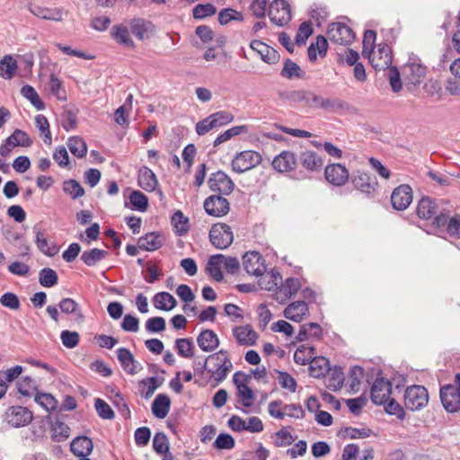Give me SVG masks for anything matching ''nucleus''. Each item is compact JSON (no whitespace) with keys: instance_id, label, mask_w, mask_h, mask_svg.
I'll list each match as a JSON object with an SVG mask.
<instances>
[{"instance_id":"nucleus-1","label":"nucleus","mask_w":460,"mask_h":460,"mask_svg":"<svg viewBox=\"0 0 460 460\" xmlns=\"http://www.w3.org/2000/svg\"><path fill=\"white\" fill-rule=\"evenodd\" d=\"M207 360L219 361V364H214L212 367H208V372L210 374L217 383L223 382L228 373L233 368V364L229 358V353L226 349H220L216 353H213L207 357Z\"/></svg>"},{"instance_id":"nucleus-2","label":"nucleus","mask_w":460,"mask_h":460,"mask_svg":"<svg viewBox=\"0 0 460 460\" xmlns=\"http://www.w3.org/2000/svg\"><path fill=\"white\" fill-rule=\"evenodd\" d=\"M403 397L405 408L411 411L421 410L429 402V393L423 385H413L408 386Z\"/></svg>"},{"instance_id":"nucleus-3","label":"nucleus","mask_w":460,"mask_h":460,"mask_svg":"<svg viewBox=\"0 0 460 460\" xmlns=\"http://www.w3.org/2000/svg\"><path fill=\"white\" fill-rule=\"evenodd\" d=\"M261 161L262 157L259 152L244 150L235 154L231 162V167L234 172L243 173L256 167Z\"/></svg>"},{"instance_id":"nucleus-4","label":"nucleus","mask_w":460,"mask_h":460,"mask_svg":"<svg viewBox=\"0 0 460 460\" xmlns=\"http://www.w3.org/2000/svg\"><path fill=\"white\" fill-rule=\"evenodd\" d=\"M209 240L217 249L224 250L228 248L234 241L231 227L225 223L213 225L209 230Z\"/></svg>"},{"instance_id":"nucleus-5","label":"nucleus","mask_w":460,"mask_h":460,"mask_svg":"<svg viewBox=\"0 0 460 460\" xmlns=\"http://www.w3.org/2000/svg\"><path fill=\"white\" fill-rule=\"evenodd\" d=\"M251 379V375H246L243 371H237L233 376V382L237 389V397L239 402L244 407H251L254 402V393L246 383Z\"/></svg>"},{"instance_id":"nucleus-6","label":"nucleus","mask_w":460,"mask_h":460,"mask_svg":"<svg viewBox=\"0 0 460 460\" xmlns=\"http://www.w3.org/2000/svg\"><path fill=\"white\" fill-rule=\"evenodd\" d=\"M208 186L211 191L226 196L231 194L234 189L232 179L221 170L210 174Z\"/></svg>"},{"instance_id":"nucleus-7","label":"nucleus","mask_w":460,"mask_h":460,"mask_svg":"<svg viewBox=\"0 0 460 460\" xmlns=\"http://www.w3.org/2000/svg\"><path fill=\"white\" fill-rule=\"evenodd\" d=\"M439 397L444 409L450 413L460 410V389L453 384L442 385L439 390Z\"/></svg>"},{"instance_id":"nucleus-8","label":"nucleus","mask_w":460,"mask_h":460,"mask_svg":"<svg viewBox=\"0 0 460 460\" xmlns=\"http://www.w3.org/2000/svg\"><path fill=\"white\" fill-rule=\"evenodd\" d=\"M331 41L340 45H349L355 40L353 30L342 22H332L327 29Z\"/></svg>"},{"instance_id":"nucleus-9","label":"nucleus","mask_w":460,"mask_h":460,"mask_svg":"<svg viewBox=\"0 0 460 460\" xmlns=\"http://www.w3.org/2000/svg\"><path fill=\"white\" fill-rule=\"evenodd\" d=\"M269 17L276 25L282 27L292 18L291 8L286 0H274L269 7Z\"/></svg>"},{"instance_id":"nucleus-10","label":"nucleus","mask_w":460,"mask_h":460,"mask_svg":"<svg viewBox=\"0 0 460 460\" xmlns=\"http://www.w3.org/2000/svg\"><path fill=\"white\" fill-rule=\"evenodd\" d=\"M32 412L23 406H10L4 413V420L13 428L28 425L32 420Z\"/></svg>"},{"instance_id":"nucleus-11","label":"nucleus","mask_w":460,"mask_h":460,"mask_svg":"<svg viewBox=\"0 0 460 460\" xmlns=\"http://www.w3.org/2000/svg\"><path fill=\"white\" fill-rule=\"evenodd\" d=\"M223 196L224 195L214 194L204 200L203 208L208 215L221 217L228 214L230 203Z\"/></svg>"},{"instance_id":"nucleus-12","label":"nucleus","mask_w":460,"mask_h":460,"mask_svg":"<svg viewBox=\"0 0 460 460\" xmlns=\"http://www.w3.org/2000/svg\"><path fill=\"white\" fill-rule=\"evenodd\" d=\"M244 270L256 277L262 276L266 271L265 260L259 252L249 251L243 256Z\"/></svg>"},{"instance_id":"nucleus-13","label":"nucleus","mask_w":460,"mask_h":460,"mask_svg":"<svg viewBox=\"0 0 460 460\" xmlns=\"http://www.w3.org/2000/svg\"><path fill=\"white\" fill-rule=\"evenodd\" d=\"M392 391V384L385 377H377L372 385L370 398L374 404H385Z\"/></svg>"},{"instance_id":"nucleus-14","label":"nucleus","mask_w":460,"mask_h":460,"mask_svg":"<svg viewBox=\"0 0 460 460\" xmlns=\"http://www.w3.org/2000/svg\"><path fill=\"white\" fill-rule=\"evenodd\" d=\"M412 201V190L408 184L396 187L391 195V203L395 210L406 209Z\"/></svg>"},{"instance_id":"nucleus-15","label":"nucleus","mask_w":460,"mask_h":460,"mask_svg":"<svg viewBox=\"0 0 460 460\" xmlns=\"http://www.w3.org/2000/svg\"><path fill=\"white\" fill-rule=\"evenodd\" d=\"M324 177L333 186H343L349 180V171L341 164H332L325 167Z\"/></svg>"},{"instance_id":"nucleus-16","label":"nucleus","mask_w":460,"mask_h":460,"mask_svg":"<svg viewBox=\"0 0 460 460\" xmlns=\"http://www.w3.org/2000/svg\"><path fill=\"white\" fill-rule=\"evenodd\" d=\"M130 31L138 40L150 39L155 33V25L142 18L131 19L128 22Z\"/></svg>"},{"instance_id":"nucleus-17","label":"nucleus","mask_w":460,"mask_h":460,"mask_svg":"<svg viewBox=\"0 0 460 460\" xmlns=\"http://www.w3.org/2000/svg\"><path fill=\"white\" fill-rule=\"evenodd\" d=\"M250 47L260 55L261 59L263 62L269 65L277 64L280 59V54L279 51L261 40H253L251 42Z\"/></svg>"},{"instance_id":"nucleus-18","label":"nucleus","mask_w":460,"mask_h":460,"mask_svg":"<svg viewBox=\"0 0 460 460\" xmlns=\"http://www.w3.org/2000/svg\"><path fill=\"white\" fill-rule=\"evenodd\" d=\"M351 181L354 187L362 193H365L367 197L373 196L376 190L377 181L376 177L367 172H358L352 177Z\"/></svg>"},{"instance_id":"nucleus-19","label":"nucleus","mask_w":460,"mask_h":460,"mask_svg":"<svg viewBox=\"0 0 460 460\" xmlns=\"http://www.w3.org/2000/svg\"><path fill=\"white\" fill-rule=\"evenodd\" d=\"M110 34L119 46L131 49L136 48V44L131 39L130 31L127 25L122 23L113 25L111 29Z\"/></svg>"},{"instance_id":"nucleus-20","label":"nucleus","mask_w":460,"mask_h":460,"mask_svg":"<svg viewBox=\"0 0 460 460\" xmlns=\"http://www.w3.org/2000/svg\"><path fill=\"white\" fill-rule=\"evenodd\" d=\"M117 358L120 363L121 367L125 372L129 375H136L142 368L131 351L127 348H119L117 349Z\"/></svg>"},{"instance_id":"nucleus-21","label":"nucleus","mask_w":460,"mask_h":460,"mask_svg":"<svg viewBox=\"0 0 460 460\" xmlns=\"http://www.w3.org/2000/svg\"><path fill=\"white\" fill-rule=\"evenodd\" d=\"M434 226L437 228L447 226V231L451 236L460 237V218L456 217L449 218L447 213L439 211V214L434 218Z\"/></svg>"},{"instance_id":"nucleus-22","label":"nucleus","mask_w":460,"mask_h":460,"mask_svg":"<svg viewBox=\"0 0 460 460\" xmlns=\"http://www.w3.org/2000/svg\"><path fill=\"white\" fill-rule=\"evenodd\" d=\"M35 234V244L37 248L49 257L55 256L59 252V247L56 243L49 244L47 234L44 229L39 228L38 226L33 227Z\"/></svg>"},{"instance_id":"nucleus-23","label":"nucleus","mask_w":460,"mask_h":460,"mask_svg":"<svg viewBox=\"0 0 460 460\" xmlns=\"http://www.w3.org/2000/svg\"><path fill=\"white\" fill-rule=\"evenodd\" d=\"M233 335L236 342L241 346H253L258 339L257 332L250 324H245L233 329Z\"/></svg>"},{"instance_id":"nucleus-24","label":"nucleus","mask_w":460,"mask_h":460,"mask_svg":"<svg viewBox=\"0 0 460 460\" xmlns=\"http://www.w3.org/2000/svg\"><path fill=\"white\" fill-rule=\"evenodd\" d=\"M58 308L65 314L73 315L74 321L76 323H83L84 322V315L79 305V304L73 298L65 297L62 298L58 305Z\"/></svg>"},{"instance_id":"nucleus-25","label":"nucleus","mask_w":460,"mask_h":460,"mask_svg":"<svg viewBox=\"0 0 460 460\" xmlns=\"http://www.w3.org/2000/svg\"><path fill=\"white\" fill-rule=\"evenodd\" d=\"M309 314L308 304L305 301H295L284 310V316L295 323H300Z\"/></svg>"},{"instance_id":"nucleus-26","label":"nucleus","mask_w":460,"mask_h":460,"mask_svg":"<svg viewBox=\"0 0 460 460\" xmlns=\"http://www.w3.org/2000/svg\"><path fill=\"white\" fill-rule=\"evenodd\" d=\"M164 239L160 232H149L137 240V245L141 250L153 252L164 245Z\"/></svg>"},{"instance_id":"nucleus-27","label":"nucleus","mask_w":460,"mask_h":460,"mask_svg":"<svg viewBox=\"0 0 460 460\" xmlns=\"http://www.w3.org/2000/svg\"><path fill=\"white\" fill-rule=\"evenodd\" d=\"M137 184L146 191L152 192L158 186V180L155 172L147 166H142L137 172Z\"/></svg>"},{"instance_id":"nucleus-28","label":"nucleus","mask_w":460,"mask_h":460,"mask_svg":"<svg viewBox=\"0 0 460 460\" xmlns=\"http://www.w3.org/2000/svg\"><path fill=\"white\" fill-rule=\"evenodd\" d=\"M417 215L420 218L429 220L435 218L439 214L436 200L429 197H422L416 208Z\"/></svg>"},{"instance_id":"nucleus-29","label":"nucleus","mask_w":460,"mask_h":460,"mask_svg":"<svg viewBox=\"0 0 460 460\" xmlns=\"http://www.w3.org/2000/svg\"><path fill=\"white\" fill-rule=\"evenodd\" d=\"M93 442L87 436H78L70 443L71 452L80 457H87L93 451Z\"/></svg>"},{"instance_id":"nucleus-30","label":"nucleus","mask_w":460,"mask_h":460,"mask_svg":"<svg viewBox=\"0 0 460 460\" xmlns=\"http://www.w3.org/2000/svg\"><path fill=\"white\" fill-rule=\"evenodd\" d=\"M197 343L201 350L212 352L219 346V339L214 331L204 329L198 335Z\"/></svg>"},{"instance_id":"nucleus-31","label":"nucleus","mask_w":460,"mask_h":460,"mask_svg":"<svg viewBox=\"0 0 460 460\" xmlns=\"http://www.w3.org/2000/svg\"><path fill=\"white\" fill-rule=\"evenodd\" d=\"M273 168L278 172H284L295 169L296 158L295 154L290 151H283L275 156L271 163Z\"/></svg>"},{"instance_id":"nucleus-32","label":"nucleus","mask_w":460,"mask_h":460,"mask_svg":"<svg viewBox=\"0 0 460 460\" xmlns=\"http://www.w3.org/2000/svg\"><path fill=\"white\" fill-rule=\"evenodd\" d=\"M171 399L165 394H159L152 402L151 411L157 419H164L170 411Z\"/></svg>"},{"instance_id":"nucleus-33","label":"nucleus","mask_w":460,"mask_h":460,"mask_svg":"<svg viewBox=\"0 0 460 460\" xmlns=\"http://www.w3.org/2000/svg\"><path fill=\"white\" fill-rule=\"evenodd\" d=\"M331 370L328 358L324 357H313L309 363V375L314 378H322Z\"/></svg>"},{"instance_id":"nucleus-34","label":"nucleus","mask_w":460,"mask_h":460,"mask_svg":"<svg viewBox=\"0 0 460 460\" xmlns=\"http://www.w3.org/2000/svg\"><path fill=\"white\" fill-rule=\"evenodd\" d=\"M148 198L140 190H132L128 196V202L125 201V208L138 212H146L148 208Z\"/></svg>"},{"instance_id":"nucleus-35","label":"nucleus","mask_w":460,"mask_h":460,"mask_svg":"<svg viewBox=\"0 0 460 460\" xmlns=\"http://www.w3.org/2000/svg\"><path fill=\"white\" fill-rule=\"evenodd\" d=\"M225 259L226 256L223 254L211 255L206 266L208 275L217 282H221L224 279L221 264Z\"/></svg>"},{"instance_id":"nucleus-36","label":"nucleus","mask_w":460,"mask_h":460,"mask_svg":"<svg viewBox=\"0 0 460 460\" xmlns=\"http://www.w3.org/2000/svg\"><path fill=\"white\" fill-rule=\"evenodd\" d=\"M328 50V41L323 35H318L315 42H312L307 49L308 59L310 62H315L317 59V53L321 58L326 57Z\"/></svg>"},{"instance_id":"nucleus-37","label":"nucleus","mask_w":460,"mask_h":460,"mask_svg":"<svg viewBox=\"0 0 460 460\" xmlns=\"http://www.w3.org/2000/svg\"><path fill=\"white\" fill-rule=\"evenodd\" d=\"M377 53L379 56V63H375V58L370 59V63L372 64L375 69H386L390 67L393 61L392 57V49L386 43H381L378 45Z\"/></svg>"},{"instance_id":"nucleus-38","label":"nucleus","mask_w":460,"mask_h":460,"mask_svg":"<svg viewBox=\"0 0 460 460\" xmlns=\"http://www.w3.org/2000/svg\"><path fill=\"white\" fill-rule=\"evenodd\" d=\"M300 162L304 168L308 171H319L323 164L322 157L314 151L305 150L301 152Z\"/></svg>"},{"instance_id":"nucleus-39","label":"nucleus","mask_w":460,"mask_h":460,"mask_svg":"<svg viewBox=\"0 0 460 460\" xmlns=\"http://www.w3.org/2000/svg\"><path fill=\"white\" fill-rule=\"evenodd\" d=\"M154 306L162 311H171L177 305L174 296L165 291L156 293L152 299Z\"/></svg>"},{"instance_id":"nucleus-40","label":"nucleus","mask_w":460,"mask_h":460,"mask_svg":"<svg viewBox=\"0 0 460 460\" xmlns=\"http://www.w3.org/2000/svg\"><path fill=\"white\" fill-rule=\"evenodd\" d=\"M109 252L99 248L84 251L80 260L88 267H93L108 256Z\"/></svg>"},{"instance_id":"nucleus-41","label":"nucleus","mask_w":460,"mask_h":460,"mask_svg":"<svg viewBox=\"0 0 460 460\" xmlns=\"http://www.w3.org/2000/svg\"><path fill=\"white\" fill-rule=\"evenodd\" d=\"M280 75L284 78L292 80L295 78H304L305 72L290 58H286L283 63V67L280 71Z\"/></svg>"},{"instance_id":"nucleus-42","label":"nucleus","mask_w":460,"mask_h":460,"mask_svg":"<svg viewBox=\"0 0 460 460\" xmlns=\"http://www.w3.org/2000/svg\"><path fill=\"white\" fill-rule=\"evenodd\" d=\"M18 69V63L12 55H5L0 60V76L5 80H11Z\"/></svg>"},{"instance_id":"nucleus-43","label":"nucleus","mask_w":460,"mask_h":460,"mask_svg":"<svg viewBox=\"0 0 460 460\" xmlns=\"http://www.w3.org/2000/svg\"><path fill=\"white\" fill-rule=\"evenodd\" d=\"M30 11L35 16L45 20L59 21L62 18V13L58 8H47L37 4H31L30 6Z\"/></svg>"},{"instance_id":"nucleus-44","label":"nucleus","mask_w":460,"mask_h":460,"mask_svg":"<svg viewBox=\"0 0 460 460\" xmlns=\"http://www.w3.org/2000/svg\"><path fill=\"white\" fill-rule=\"evenodd\" d=\"M329 373L330 375L326 381L327 388L333 391L341 389L344 385L343 368L341 366H334V367H331Z\"/></svg>"},{"instance_id":"nucleus-45","label":"nucleus","mask_w":460,"mask_h":460,"mask_svg":"<svg viewBox=\"0 0 460 460\" xmlns=\"http://www.w3.org/2000/svg\"><path fill=\"white\" fill-rule=\"evenodd\" d=\"M69 151L77 158H83L87 154L86 142L78 136L70 137L67 139Z\"/></svg>"},{"instance_id":"nucleus-46","label":"nucleus","mask_w":460,"mask_h":460,"mask_svg":"<svg viewBox=\"0 0 460 460\" xmlns=\"http://www.w3.org/2000/svg\"><path fill=\"white\" fill-rule=\"evenodd\" d=\"M49 423L52 432L51 438L54 441L62 442L68 438L70 429L66 424L60 421L58 419Z\"/></svg>"},{"instance_id":"nucleus-47","label":"nucleus","mask_w":460,"mask_h":460,"mask_svg":"<svg viewBox=\"0 0 460 460\" xmlns=\"http://www.w3.org/2000/svg\"><path fill=\"white\" fill-rule=\"evenodd\" d=\"M164 381V377L157 376H150L140 380L139 386H146L148 385V391H145V388L139 390L141 396L145 399L150 398L155 390L163 385Z\"/></svg>"},{"instance_id":"nucleus-48","label":"nucleus","mask_w":460,"mask_h":460,"mask_svg":"<svg viewBox=\"0 0 460 460\" xmlns=\"http://www.w3.org/2000/svg\"><path fill=\"white\" fill-rule=\"evenodd\" d=\"M6 144L11 146H23L28 147L32 144V141L29 135L21 129H14L12 135L6 138Z\"/></svg>"},{"instance_id":"nucleus-49","label":"nucleus","mask_w":460,"mask_h":460,"mask_svg":"<svg viewBox=\"0 0 460 460\" xmlns=\"http://www.w3.org/2000/svg\"><path fill=\"white\" fill-rule=\"evenodd\" d=\"M249 127L247 125H240V126H234L227 130H226L224 133L220 134L217 137V138L214 140V147L218 146L222 143L231 139L233 137L238 136L243 133H248Z\"/></svg>"},{"instance_id":"nucleus-50","label":"nucleus","mask_w":460,"mask_h":460,"mask_svg":"<svg viewBox=\"0 0 460 460\" xmlns=\"http://www.w3.org/2000/svg\"><path fill=\"white\" fill-rule=\"evenodd\" d=\"M171 222L178 235H184L189 231V218L181 210H177L172 214Z\"/></svg>"},{"instance_id":"nucleus-51","label":"nucleus","mask_w":460,"mask_h":460,"mask_svg":"<svg viewBox=\"0 0 460 460\" xmlns=\"http://www.w3.org/2000/svg\"><path fill=\"white\" fill-rule=\"evenodd\" d=\"M63 191L72 199L81 198L85 193L84 189L82 187L79 181L74 179H69L63 181Z\"/></svg>"},{"instance_id":"nucleus-52","label":"nucleus","mask_w":460,"mask_h":460,"mask_svg":"<svg viewBox=\"0 0 460 460\" xmlns=\"http://www.w3.org/2000/svg\"><path fill=\"white\" fill-rule=\"evenodd\" d=\"M22 95L29 100L31 103L38 110L42 111L45 109V104L40 98L37 91L29 84H25L21 89Z\"/></svg>"},{"instance_id":"nucleus-53","label":"nucleus","mask_w":460,"mask_h":460,"mask_svg":"<svg viewBox=\"0 0 460 460\" xmlns=\"http://www.w3.org/2000/svg\"><path fill=\"white\" fill-rule=\"evenodd\" d=\"M39 282L44 288H52L58 282V273L51 268H43L39 272Z\"/></svg>"},{"instance_id":"nucleus-54","label":"nucleus","mask_w":460,"mask_h":460,"mask_svg":"<svg viewBox=\"0 0 460 460\" xmlns=\"http://www.w3.org/2000/svg\"><path fill=\"white\" fill-rule=\"evenodd\" d=\"M34 401L39 405H40L47 411H51L56 410L58 407L57 399L51 394L48 393L37 392L34 395Z\"/></svg>"},{"instance_id":"nucleus-55","label":"nucleus","mask_w":460,"mask_h":460,"mask_svg":"<svg viewBox=\"0 0 460 460\" xmlns=\"http://www.w3.org/2000/svg\"><path fill=\"white\" fill-rule=\"evenodd\" d=\"M17 390L23 396L31 397L38 391L36 381L30 376H25L17 383Z\"/></svg>"},{"instance_id":"nucleus-56","label":"nucleus","mask_w":460,"mask_h":460,"mask_svg":"<svg viewBox=\"0 0 460 460\" xmlns=\"http://www.w3.org/2000/svg\"><path fill=\"white\" fill-rule=\"evenodd\" d=\"M175 349H177L178 355L190 358L194 355V345L189 338H180L175 341Z\"/></svg>"},{"instance_id":"nucleus-57","label":"nucleus","mask_w":460,"mask_h":460,"mask_svg":"<svg viewBox=\"0 0 460 460\" xmlns=\"http://www.w3.org/2000/svg\"><path fill=\"white\" fill-rule=\"evenodd\" d=\"M314 350L315 349L314 347L300 346L294 353L295 362L302 366L309 364L310 360L313 358Z\"/></svg>"},{"instance_id":"nucleus-58","label":"nucleus","mask_w":460,"mask_h":460,"mask_svg":"<svg viewBox=\"0 0 460 460\" xmlns=\"http://www.w3.org/2000/svg\"><path fill=\"white\" fill-rule=\"evenodd\" d=\"M243 20V13L230 7L222 9L218 13V22L221 25H226L231 21L242 22Z\"/></svg>"},{"instance_id":"nucleus-59","label":"nucleus","mask_w":460,"mask_h":460,"mask_svg":"<svg viewBox=\"0 0 460 460\" xmlns=\"http://www.w3.org/2000/svg\"><path fill=\"white\" fill-rule=\"evenodd\" d=\"M314 29L310 22H303L297 30L295 37V42L297 46H303L307 39L313 34Z\"/></svg>"},{"instance_id":"nucleus-60","label":"nucleus","mask_w":460,"mask_h":460,"mask_svg":"<svg viewBox=\"0 0 460 460\" xmlns=\"http://www.w3.org/2000/svg\"><path fill=\"white\" fill-rule=\"evenodd\" d=\"M275 371L278 374V381L280 386L291 393H295L297 386L296 379L286 371L277 369Z\"/></svg>"},{"instance_id":"nucleus-61","label":"nucleus","mask_w":460,"mask_h":460,"mask_svg":"<svg viewBox=\"0 0 460 460\" xmlns=\"http://www.w3.org/2000/svg\"><path fill=\"white\" fill-rule=\"evenodd\" d=\"M94 408L98 416L102 420H112L115 416L111 407L103 399L96 398Z\"/></svg>"},{"instance_id":"nucleus-62","label":"nucleus","mask_w":460,"mask_h":460,"mask_svg":"<svg viewBox=\"0 0 460 460\" xmlns=\"http://www.w3.org/2000/svg\"><path fill=\"white\" fill-rule=\"evenodd\" d=\"M217 8L212 4H199L192 10L193 18L202 20L214 15Z\"/></svg>"},{"instance_id":"nucleus-63","label":"nucleus","mask_w":460,"mask_h":460,"mask_svg":"<svg viewBox=\"0 0 460 460\" xmlns=\"http://www.w3.org/2000/svg\"><path fill=\"white\" fill-rule=\"evenodd\" d=\"M60 123L62 128L66 131H70L74 128H75L77 125V115L76 112L71 111V110H65L60 114Z\"/></svg>"},{"instance_id":"nucleus-64","label":"nucleus","mask_w":460,"mask_h":460,"mask_svg":"<svg viewBox=\"0 0 460 460\" xmlns=\"http://www.w3.org/2000/svg\"><path fill=\"white\" fill-rule=\"evenodd\" d=\"M60 340L66 349L75 348L80 341V335L77 332L64 330L60 333Z\"/></svg>"}]
</instances>
